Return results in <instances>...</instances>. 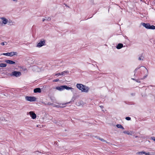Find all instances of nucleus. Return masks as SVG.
<instances>
[{
	"instance_id": "nucleus-23",
	"label": "nucleus",
	"mask_w": 155,
	"mask_h": 155,
	"mask_svg": "<svg viewBox=\"0 0 155 155\" xmlns=\"http://www.w3.org/2000/svg\"><path fill=\"white\" fill-rule=\"evenodd\" d=\"M126 119L127 120H130L131 118L129 117H126Z\"/></svg>"
},
{
	"instance_id": "nucleus-14",
	"label": "nucleus",
	"mask_w": 155,
	"mask_h": 155,
	"mask_svg": "<svg viewBox=\"0 0 155 155\" xmlns=\"http://www.w3.org/2000/svg\"><path fill=\"white\" fill-rule=\"evenodd\" d=\"M123 47V45L122 44H119L117 46V48L119 49Z\"/></svg>"
},
{
	"instance_id": "nucleus-13",
	"label": "nucleus",
	"mask_w": 155,
	"mask_h": 155,
	"mask_svg": "<svg viewBox=\"0 0 155 155\" xmlns=\"http://www.w3.org/2000/svg\"><path fill=\"white\" fill-rule=\"evenodd\" d=\"M142 25L146 27V28L149 29L150 27V25L148 24H145V23H143Z\"/></svg>"
},
{
	"instance_id": "nucleus-25",
	"label": "nucleus",
	"mask_w": 155,
	"mask_h": 155,
	"mask_svg": "<svg viewBox=\"0 0 155 155\" xmlns=\"http://www.w3.org/2000/svg\"><path fill=\"white\" fill-rule=\"evenodd\" d=\"M59 81V79H55V80H54V81H55V82H57V81Z\"/></svg>"
},
{
	"instance_id": "nucleus-4",
	"label": "nucleus",
	"mask_w": 155,
	"mask_h": 155,
	"mask_svg": "<svg viewBox=\"0 0 155 155\" xmlns=\"http://www.w3.org/2000/svg\"><path fill=\"white\" fill-rule=\"evenodd\" d=\"M25 99L28 101H34L36 100V98L34 97L26 96L25 97Z\"/></svg>"
},
{
	"instance_id": "nucleus-32",
	"label": "nucleus",
	"mask_w": 155,
	"mask_h": 155,
	"mask_svg": "<svg viewBox=\"0 0 155 155\" xmlns=\"http://www.w3.org/2000/svg\"><path fill=\"white\" fill-rule=\"evenodd\" d=\"M48 104H49V105H51V104H49V103H48Z\"/></svg>"
},
{
	"instance_id": "nucleus-28",
	"label": "nucleus",
	"mask_w": 155,
	"mask_h": 155,
	"mask_svg": "<svg viewBox=\"0 0 155 155\" xmlns=\"http://www.w3.org/2000/svg\"><path fill=\"white\" fill-rule=\"evenodd\" d=\"M95 138H96L97 139H98V137H98L97 136H94Z\"/></svg>"
},
{
	"instance_id": "nucleus-17",
	"label": "nucleus",
	"mask_w": 155,
	"mask_h": 155,
	"mask_svg": "<svg viewBox=\"0 0 155 155\" xmlns=\"http://www.w3.org/2000/svg\"><path fill=\"white\" fill-rule=\"evenodd\" d=\"M7 66L6 64L1 63L0 64V67H5Z\"/></svg>"
},
{
	"instance_id": "nucleus-21",
	"label": "nucleus",
	"mask_w": 155,
	"mask_h": 155,
	"mask_svg": "<svg viewBox=\"0 0 155 155\" xmlns=\"http://www.w3.org/2000/svg\"><path fill=\"white\" fill-rule=\"evenodd\" d=\"M149 29H155V26H154V25L150 26V27Z\"/></svg>"
},
{
	"instance_id": "nucleus-9",
	"label": "nucleus",
	"mask_w": 155,
	"mask_h": 155,
	"mask_svg": "<svg viewBox=\"0 0 155 155\" xmlns=\"http://www.w3.org/2000/svg\"><path fill=\"white\" fill-rule=\"evenodd\" d=\"M0 18L2 20V23H3L5 25L8 22V20L5 18L2 17V18Z\"/></svg>"
},
{
	"instance_id": "nucleus-29",
	"label": "nucleus",
	"mask_w": 155,
	"mask_h": 155,
	"mask_svg": "<svg viewBox=\"0 0 155 155\" xmlns=\"http://www.w3.org/2000/svg\"><path fill=\"white\" fill-rule=\"evenodd\" d=\"M49 117L50 118H49V119H50V120H51L52 119V117L51 116H50Z\"/></svg>"
},
{
	"instance_id": "nucleus-10",
	"label": "nucleus",
	"mask_w": 155,
	"mask_h": 155,
	"mask_svg": "<svg viewBox=\"0 0 155 155\" xmlns=\"http://www.w3.org/2000/svg\"><path fill=\"white\" fill-rule=\"evenodd\" d=\"M84 104L85 103L82 101H80L77 103V105L79 106H83L84 105Z\"/></svg>"
},
{
	"instance_id": "nucleus-8",
	"label": "nucleus",
	"mask_w": 155,
	"mask_h": 155,
	"mask_svg": "<svg viewBox=\"0 0 155 155\" xmlns=\"http://www.w3.org/2000/svg\"><path fill=\"white\" fill-rule=\"evenodd\" d=\"M123 133L124 134L130 135H132V134L134 133V132L133 131H129L125 130L123 132Z\"/></svg>"
},
{
	"instance_id": "nucleus-2",
	"label": "nucleus",
	"mask_w": 155,
	"mask_h": 155,
	"mask_svg": "<svg viewBox=\"0 0 155 155\" xmlns=\"http://www.w3.org/2000/svg\"><path fill=\"white\" fill-rule=\"evenodd\" d=\"M56 89L60 91H61L64 90V89H66L67 90H71V91H73L74 89L71 87H69L67 86V85L61 86L60 87H56Z\"/></svg>"
},
{
	"instance_id": "nucleus-3",
	"label": "nucleus",
	"mask_w": 155,
	"mask_h": 155,
	"mask_svg": "<svg viewBox=\"0 0 155 155\" xmlns=\"http://www.w3.org/2000/svg\"><path fill=\"white\" fill-rule=\"evenodd\" d=\"M45 41L44 40H40L38 43L37 47H41L45 45Z\"/></svg>"
},
{
	"instance_id": "nucleus-15",
	"label": "nucleus",
	"mask_w": 155,
	"mask_h": 155,
	"mask_svg": "<svg viewBox=\"0 0 155 155\" xmlns=\"http://www.w3.org/2000/svg\"><path fill=\"white\" fill-rule=\"evenodd\" d=\"M144 57L143 56V55L142 54H140L139 55L138 60H142L143 61V60Z\"/></svg>"
},
{
	"instance_id": "nucleus-5",
	"label": "nucleus",
	"mask_w": 155,
	"mask_h": 155,
	"mask_svg": "<svg viewBox=\"0 0 155 155\" xmlns=\"http://www.w3.org/2000/svg\"><path fill=\"white\" fill-rule=\"evenodd\" d=\"M16 54L17 53L16 52H12L10 53H3L2 54L3 55L10 56H12L14 55H16Z\"/></svg>"
},
{
	"instance_id": "nucleus-24",
	"label": "nucleus",
	"mask_w": 155,
	"mask_h": 155,
	"mask_svg": "<svg viewBox=\"0 0 155 155\" xmlns=\"http://www.w3.org/2000/svg\"><path fill=\"white\" fill-rule=\"evenodd\" d=\"M146 155H150V154L149 153H147L145 152V153Z\"/></svg>"
},
{
	"instance_id": "nucleus-19",
	"label": "nucleus",
	"mask_w": 155,
	"mask_h": 155,
	"mask_svg": "<svg viewBox=\"0 0 155 155\" xmlns=\"http://www.w3.org/2000/svg\"><path fill=\"white\" fill-rule=\"evenodd\" d=\"M145 153V152L144 151H142L140 152H137L136 153L137 154H143Z\"/></svg>"
},
{
	"instance_id": "nucleus-38",
	"label": "nucleus",
	"mask_w": 155,
	"mask_h": 155,
	"mask_svg": "<svg viewBox=\"0 0 155 155\" xmlns=\"http://www.w3.org/2000/svg\"><path fill=\"white\" fill-rule=\"evenodd\" d=\"M132 79H133V80H135L134 79V78H132Z\"/></svg>"
},
{
	"instance_id": "nucleus-33",
	"label": "nucleus",
	"mask_w": 155,
	"mask_h": 155,
	"mask_svg": "<svg viewBox=\"0 0 155 155\" xmlns=\"http://www.w3.org/2000/svg\"><path fill=\"white\" fill-rule=\"evenodd\" d=\"M100 107L101 108H102L103 107L102 106H100Z\"/></svg>"
},
{
	"instance_id": "nucleus-36",
	"label": "nucleus",
	"mask_w": 155,
	"mask_h": 155,
	"mask_svg": "<svg viewBox=\"0 0 155 155\" xmlns=\"http://www.w3.org/2000/svg\"><path fill=\"white\" fill-rule=\"evenodd\" d=\"M54 123H56V124H57V122H54Z\"/></svg>"
},
{
	"instance_id": "nucleus-37",
	"label": "nucleus",
	"mask_w": 155,
	"mask_h": 155,
	"mask_svg": "<svg viewBox=\"0 0 155 155\" xmlns=\"http://www.w3.org/2000/svg\"><path fill=\"white\" fill-rule=\"evenodd\" d=\"M153 140L155 141V138H154V139H153Z\"/></svg>"
},
{
	"instance_id": "nucleus-35",
	"label": "nucleus",
	"mask_w": 155,
	"mask_h": 155,
	"mask_svg": "<svg viewBox=\"0 0 155 155\" xmlns=\"http://www.w3.org/2000/svg\"><path fill=\"white\" fill-rule=\"evenodd\" d=\"M13 0L14 1H17V0Z\"/></svg>"
},
{
	"instance_id": "nucleus-31",
	"label": "nucleus",
	"mask_w": 155,
	"mask_h": 155,
	"mask_svg": "<svg viewBox=\"0 0 155 155\" xmlns=\"http://www.w3.org/2000/svg\"><path fill=\"white\" fill-rule=\"evenodd\" d=\"M45 20V18H43L42 20L43 21H44Z\"/></svg>"
},
{
	"instance_id": "nucleus-27",
	"label": "nucleus",
	"mask_w": 155,
	"mask_h": 155,
	"mask_svg": "<svg viewBox=\"0 0 155 155\" xmlns=\"http://www.w3.org/2000/svg\"><path fill=\"white\" fill-rule=\"evenodd\" d=\"M47 20L48 21H50L51 20V18L48 17L47 18Z\"/></svg>"
},
{
	"instance_id": "nucleus-16",
	"label": "nucleus",
	"mask_w": 155,
	"mask_h": 155,
	"mask_svg": "<svg viewBox=\"0 0 155 155\" xmlns=\"http://www.w3.org/2000/svg\"><path fill=\"white\" fill-rule=\"evenodd\" d=\"M116 126L118 128L124 129V127L120 124H118Z\"/></svg>"
},
{
	"instance_id": "nucleus-26",
	"label": "nucleus",
	"mask_w": 155,
	"mask_h": 155,
	"mask_svg": "<svg viewBox=\"0 0 155 155\" xmlns=\"http://www.w3.org/2000/svg\"><path fill=\"white\" fill-rule=\"evenodd\" d=\"M1 44L2 45H5V43H4V42H2V43H1Z\"/></svg>"
},
{
	"instance_id": "nucleus-12",
	"label": "nucleus",
	"mask_w": 155,
	"mask_h": 155,
	"mask_svg": "<svg viewBox=\"0 0 155 155\" xmlns=\"http://www.w3.org/2000/svg\"><path fill=\"white\" fill-rule=\"evenodd\" d=\"M5 62L7 63L10 64H15V62L10 60H6L5 61Z\"/></svg>"
},
{
	"instance_id": "nucleus-7",
	"label": "nucleus",
	"mask_w": 155,
	"mask_h": 155,
	"mask_svg": "<svg viewBox=\"0 0 155 155\" xmlns=\"http://www.w3.org/2000/svg\"><path fill=\"white\" fill-rule=\"evenodd\" d=\"M13 75L16 77L20 76L21 75V73L19 71H15L12 72Z\"/></svg>"
},
{
	"instance_id": "nucleus-30",
	"label": "nucleus",
	"mask_w": 155,
	"mask_h": 155,
	"mask_svg": "<svg viewBox=\"0 0 155 155\" xmlns=\"http://www.w3.org/2000/svg\"><path fill=\"white\" fill-rule=\"evenodd\" d=\"M67 103H65V104H62V105H66Z\"/></svg>"
},
{
	"instance_id": "nucleus-1",
	"label": "nucleus",
	"mask_w": 155,
	"mask_h": 155,
	"mask_svg": "<svg viewBox=\"0 0 155 155\" xmlns=\"http://www.w3.org/2000/svg\"><path fill=\"white\" fill-rule=\"evenodd\" d=\"M77 87L82 91L86 92H88L89 89V88L88 87L83 85L81 84H77Z\"/></svg>"
},
{
	"instance_id": "nucleus-34",
	"label": "nucleus",
	"mask_w": 155,
	"mask_h": 155,
	"mask_svg": "<svg viewBox=\"0 0 155 155\" xmlns=\"http://www.w3.org/2000/svg\"><path fill=\"white\" fill-rule=\"evenodd\" d=\"M60 75L59 74H56V75Z\"/></svg>"
},
{
	"instance_id": "nucleus-18",
	"label": "nucleus",
	"mask_w": 155,
	"mask_h": 155,
	"mask_svg": "<svg viewBox=\"0 0 155 155\" xmlns=\"http://www.w3.org/2000/svg\"><path fill=\"white\" fill-rule=\"evenodd\" d=\"M98 139L99 140H100L102 142H107L103 138H101L100 137H98Z\"/></svg>"
},
{
	"instance_id": "nucleus-11",
	"label": "nucleus",
	"mask_w": 155,
	"mask_h": 155,
	"mask_svg": "<svg viewBox=\"0 0 155 155\" xmlns=\"http://www.w3.org/2000/svg\"><path fill=\"white\" fill-rule=\"evenodd\" d=\"M34 91L35 93H41V90L40 88H37L34 89Z\"/></svg>"
},
{
	"instance_id": "nucleus-6",
	"label": "nucleus",
	"mask_w": 155,
	"mask_h": 155,
	"mask_svg": "<svg viewBox=\"0 0 155 155\" xmlns=\"http://www.w3.org/2000/svg\"><path fill=\"white\" fill-rule=\"evenodd\" d=\"M29 114L33 119H35L36 117V115L33 111H30L29 112Z\"/></svg>"
},
{
	"instance_id": "nucleus-20",
	"label": "nucleus",
	"mask_w": 155,
	"mask_h": 155,
	"mask_svg": "<svg viewBox=\"0 0 155 155\" xmlns=\"http://www.w3.org/2000/svg\"><path fill=\"white\" fill-rule=\"evenodd\" d=\"M67 73V71H63V72H62L61 74L60 73H59V74L60 75H64L65 73Z\"/></svg>"
},
{
	"instance_id": "nucleus-22",
	"label": "nucleus",
	"mask_w": 155,
	"mask_h": 155,
	"mask_svg": "<svg viewBox=\"0 0 155 155\" xmlns=\"http://www.w3.org/2000/svg\"><path fill=\"white\" fill-rule=\"evenodd\" d=\"M54 107H63V106H59L58 105H55V106H54Z\"/></svg>"
}]
</instances>
